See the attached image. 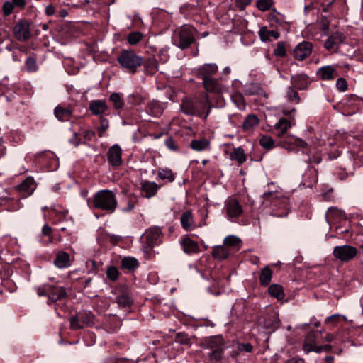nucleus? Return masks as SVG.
Wrapping results in <instances>:
<instances>
[{"label": "nucleus", "instance_id": "1", "mask_svg": "<svg viewBox=\"0 0 363 363\" xmlns=\"http://www.w3.org/2000/svg\"><path fill=\"white\" fill-rule=\"evenodd\" d=\"M35 289L39 296L48 297L47 304L48 305L67 298L65 288L55 282L43 284L35 287Z\"/></svg>", "mask_w": 363, "mask_h": 363}, {"label": "nucleus", "instance_id": "2", "mask_svg": "<svg viewBox=\"0 0 363 363\" xmlns=\"http://www.w3.org/2000/svg\"><path fill=\"white\" fill-rule=\"evenodd\" d=\"M118 205L115 194L111 190L104 189L97 191L93 198V206L95 208L113 213Z\"/></svg>", "mask_w": 363, "mask_h": 363}, {"label": "nucleus", "instance_id": "3", "mask_svg": "<svg viewBox=\"0 0 363 363\" xmlns=\"http://www.w3.org/2000/svg\"><path fill=\"white\" fill-rule=\"evenodd\" d=\"M181 108L186 115H197L206 119L210 113L211 106L207 97L202 101L196 102L189 99H184L182 101Z\"/></svg>", "mask_w": 363, "mask_h": 363}, {"label": "nucleus", "instance_id": "4", "mask_svg": "<svg viewBox=\"0 0 363 363\" xmlns=\"http://www.w3.org/2000/svg\"><path fill=\"white\" fill-rule=\"evenodd\" d=\"M122 68L130 74L136 72L137 69L143 64L142 57L135 54L131 50H123L117 57Z\"/></svg>", "mask_w": 363, "mask_h": 363}, {"label": "nucleus", "instance_id": "5", "mask_svg": "<svg viewBox=\"0 0 363 363\" xmlns=\"http://www.w3.org/2000/svg\"><path fill=\"white\" fill-rule=\"evenodd\" d=\"M358 250L356 247L344 245L341 246H335L333 249V256L342 262H349L356 257Z\"/></svg>", "mask_w": 363, "mask_h": 363}, {"label": "nucleus", "instance_id": "6", "mask_svg": "<svg viewBox=\"0 0 363 363\" xmlns=\"http://www.w3.org/2000/svg\"><path fill=\"white\" fill-rule=\"evenodd\" d=\"M223 212L228 219L232 220L241 216L243 208L236 199L229 197L225 201Z\"/></svg>", "mask_w": 363, "mask_h": 363}, {"label": "nucleus", "instance_id": "7", "mask_svg": "<svg viewBox=\"0 0 363 363\" xmlns=\"http://www.w3.org/2000/svg\"><path fill=\"white\" fill-rule=\"evenodd\" d=\"M195 30L191 27H184L179 33L178 41L175 43L182 49L188 48L194 40Z\"/></svg>", "mask_w": 363, "mask_h": 363}, {"label": "nucleus", "instance_id": "8", "mask_svg": "<svg viewBox=\"0 0 363 363\" xmlns=\"http://www.w3.org/2000/svg\"><path fill=\"white\" fill-rule=\"evenodd\" d=\"M283 148L291 150L292 146L305 147L307 144L301 138L294 137L292 135H285L281 138L279 139L278 145Z\"/></svg>", "mask_w": 363, "mask_h": 363}, {"label": "nucleus", "instance_id": "9", "mask_svg": "<svg viewBox=\"0 0 363 363\" xmlns=\"http://www.w3.org/2000/svg\"><path fill=\"white\" fill-rule=\"evenodd\" d=\"M218 66L214 63H207L199 67L195 70V74L198 78H200L203 81L213 77L218 72Z\"/></svg>", "mask_w": 363, "mask_h": 363}, {"label": "nucleus", "instance_id": "10", "mask_svg": "<svg viewBox=\"0 0 363 363\" xmlns=\"http://www.w3.org/2000/svg\"><path fill=\"white\" fill-rule=\"evenodd\" d=\"M36 183L35 180L30 177H27L19 185L16 186V189L18 190L22 198H26L33 194L36 189Z\"/></svg>", "mask_w": 363, "mask_h": 363}, {"label": "nucleus", "instance_id": "11", "mask_svg": "<svg viewBox=\"0 0 363 363\" xmlns=\"http://www.w3.org/2000/svg\"><path fill=\"white\" fill-rule=\"evenodd\" d=\"M15 37L21 41H26L30 38V24L27 21H19L13 28Z\"/></svg>", "mask_w": 363, "mask_h": 363}, {"label": "nucleus", "instance_id": "12", "mask_svg": "<svg viewBox=\"0 0 363 363\" xmlns=\"http://www.w3.org/2000/svg\"><path fill=\"white\" fill-rule=\"evenodd\" d=\"M312 44L303 41L298 44L294 50V57L296 60L301 61L308 57L312 52Z\"/></svg>", "mask_w": 363, "mask_h": 363}, {"label": "nucleus", "instance_id": "13", "mask_svg": "<svg viewBox=\"0 0 363 363\" xmlns=\"http://www.w3.org/2000/svg\"><path fill=\"white\" fill-rule=\"evenodd\" d=\"M122 150L117 144L112 145L108 151V161L112 166H119L122 163Z\"/></svg>", "mask_w": 363, "mask_h": 363}, {"label": "nucleus", "instance_id": "14", "mask_svg": "<svg viewBox=\"0 0 363 363\" xmlns=\"http://www.w3.org/2000/svg\"><path fill=\"white\" fill-rule=\"evenodd\" d=\"M144 235L147 245L151 247L160 242L162 232L160 228L152 227L146 230Z\"/></svg>", "mask_w": 363, "mask_h": 363}, {"label": "nucleus", "instance_id": "15", "mask_svg": "<svg viewBox=\"0 0 363 363\" xmlns=\"http://www.w3.org/2000/svg\"><path fill=\"white\" fill-rule=\"evenodd\" d=\"M316 74L322 80H333L337 77V71L333 66L326 65L319 68Z\"/></svg>", "mask_w": 363, "mask_h": 363}, {"label": "nucleus", "instance_id": "16", "mask_svg": "<svg viewBox=\"0 0 363 363\" xmlns=\"http://www.w3.org/2000/svg\"><path fill=\"white\" fill-rule=\"evenodd\" d=\"M318 335L315 333H310L305 338L304 343L303 345V350L306 352L309 353L311 352H316V350L318 349V345H317V339Z\"/></svg>", "mask_w": 363, "mask_h": 363}, {"label": "nucleus", "instance_id": "17", "mask_svg": "<svg viewBox=\"0 0 363 363\" xmlns=\"http://www.w3.org/2000/svg\"><path fill=\"white\" fill-rule=\"evenodd\" d=\"M263 198L265 201L269 200L274 203V206L277 205V201L280 200L281 204L286 205L288 202V198L284 196L281 191H269L263 194Z\"/></svg>", "mask_w": 363, "mask_h": 363}, {"label": "nucleus", "instance_id": "18", "mask_svg": "<svg viewBox=\"0 0 363 363\" xmlns=\"http://www.w3.org/2000/svg\"><path fill=\"white\" fill-rule=\"evenodd\" d=\"M203 85L208 92L220 94L225 91V88L215 78H209L203 82Z\"/></svg>", "mask_w": 363, "mask_h": 363}, {"label": "nucleus", "instance_id": "19", "mask_svg": "<svg viewBox=\"0 0 363 363\" xmlns=\"http://www.w3.org/2000/svg\"><path fill=\"white\" fill-rule=\"evenodd\" d=\"M342 40V34L340 33H335L327 39L325 43V48L329 51H335Z\"/></svg>", "mask_w": 363, "mask_h": 363}, {"label": "nucleus", "instance_id": "20", "mask_svg": "<svg viewBox=\"0 0 363 363\" xmlns=\"http://www.w3.org/2000/svg\"><path fill=\"white\" fill-rule=\"evenodd\" d=\"M291 82L294 88L300 90L306 89L310 84L308 77L305 74L293 75L291 78Z\"/></svg>", "mask_w": 363, "mask_h": 363}, {"label": "nucleus", "instance_id": "21", "mask_svg": "<svg viewBox=\"0 0 363 363\" xmlns=\"http://www.w3.org/2000/svg\"><path fill=\"white\" fill-rule=\"evenodd\" d=\"M292 126L290 120L285 118H281L274 125V129L277 130V137L281 138L286 133L287 130Z\"/></svg>", "mask_w": 363, "mask_h": 363}, {"label": "nucleus", "instance_id": "22", "mask_svg": "<svg viewBox=\"0 0 363 363\" xmlns=\"http://www.w3.org/2000/svg\"><path fill=\"white\" fill-rule=\"evenodd\" d=\"M232 161H236L239 166L242 165L247 160V156L243 148L241 147H234L232 151H225Z\"/></svg>", "mask_w": 363, "mask_h": 363}, {"label": "nucleus", "instance_id": "23", "mask_svg": "<svg viewBox=\"0 0 363 363\" xmlns=\"http://www.w3.org/2000/svg\"><path fill=\"white\" fill-rule=\"evenodd\" d=\"M180 222L186 231H191L195 228L193 213L191 211L184 212L181 216Z\"/></svg>", "mask_w": 363, "mask_h": 363}, {"label": "nucleus", "instance_id": "24", "mask_svg": "<svg viewBox=\"0 0 363 363\" xmlns=\"http://www.w3.org/2000/svg\"><path fill=\"white\" fill-rule=\"evenodd\" d=\"M72 113V110L70 107H65L61 104L57 106L54 109V114L60 121H68Z\"/></svg>", "mask_w": 363, "mask_h": 363}, {"label": "nucleus", "instance_id": "25", "mask_svg": "<svg viewBox=\"0 0 363 363\" xmlns=\"http://www.w3.org/2000/svg\"><path fill=\"white\" fill-rule=\"evenodd\" d=\"M160 186L154 182L143 181L141 183V191L147 198L152 197L156 194Z\"/></svg>", "mask_w": 363, "mask_h": 363}, {"label": "nucleus", "instance_id": "26", "mask_svg": "<svg viewBox=\"0 0 363 363\" xmlns=\"http://www.w3.org/2000/svg\"><path fill=\"white\" fill-rule=\"evenodd\" d=\"M54 264L60 269L68 267L70 266L69 255L64 251H59L56 255Z\"/></svg>", "mask_w": 363, "mask_h": 363}, {"label": "nucleus", "instance_id": "27", "mask_svg": "<svg viewBox=\"0 0 363 363\" xmlns=\"http://www.w3.org/2000/svg\"><path fill=\"white\" fill-rule=\"evenodd\" d=\"M108 107L106 103L102 100H93L89 103V110L94 115H101L104 113Z\"/></svg>", "mask_w": 363, "mask_h": 363}, {"label": "nucleus", "instance_id": "28", "mask_svg": "<svg viewBox=\"0 0 363 363\" xmlns=\"http://www.w3.org/2000/svg\"><path fill=\"white\" fill-rule=\"evenodd\" d=\"M258 34L262 42L270 40L271 38L276 40L280 37V34L278 31L274 30H269L266 26L262 27Z\"/></svg>", "mask_w": 363, "mask_h": 363}, {"label": "nucleus", "instance_id": "29", "mask_svg": "<svg viewBox=\"0 0 363 363\" xmlns=\"http://www.w3.org/2000/svg\"><path fill=\"white\" fill-rule=\"evenodd\" d=\"M182 245L184 251L188 254L196 253L199 250L197 242L189 238H184L182 242Z\"/></svg>", "mask_w": 363, "mask_h": 363}, {"label": "nucleus", "instance_id": "30", "mask_svg": "<svg viewBox=\"0 0 363 363\" xmlns=\"http://www.w3.org/2000/svg\"><path fill=\"white\" fill-rule=\"evenodd\" d=\"M116 302L121 308H127L131 306L133 299L126 291H123L116 298Z\"/></svg>", "mask_w": 363, "mask_h": 363}, {"label": "nucleus", "instance_id": "31", "mask_svg": "<svg viewBox=\"0 0 363 363\" xmlns=\"http://www.w3.org/2000/svg\"><path fill=\"white\" fill-rule=\"evenodd\" d=\"M190 147L195 151H203L209 148L210 141L206 138L193 140L190 143Z\"/></svg>", "mask_w": 363, "mask_h": 363}, {"label": "nucleus", "instance_id": "32", "mask_svg": "<svg viewBox=\"0 0 363 363\" xmlns=\"http://www.w3.org/2000/svg\"><path fill=\"white\" fill-rule=\"evenodd\" d=\"M230 252L226 246L218 245L215 246L213 250V257L217 259H225L228 258Z\"/></svg>", "mask_w": 363, "mask_h": 363}, {"label": "nucleus", "instance_id": "33", "mask_svg": "<svg viewBox=\"0 0 363 363\" xmlns=\"http://www.w3.org/2000/svg\"><path fill=\"white\" fill-rule=\"evenodd\" d=\"M157 177L161 180H165L167 182H172L175 179V174L172 169L168 168H159L157 171Z\"/></svg>", "mask_w": 363, "mask_h": 363}, {"label": "nucleus", "instance_id": "34", "mask_svg": "<svg viewBox=\"0 0 363 363\" xmlns=\"http://www.w3.org/2000/svg\"><path fill=\"white\" fill-rule=\"evenodd\" d=\"M268 291L271 296L278 300H282L285 296L283 287L279 284L271 285L269 287Z\"/></svg>", "mask_w": 363, "mask_h": 363}, {"label": "nucleus", "instance_id": "35", "mask_svg": "<svg viewBox=\"0 0 363 363\" xmlns=\"http://www.w3.org/2000/svg\"><path fill=\"white\" fill-rule=\"evenodd\" d=\"M83 327L90 325L94 323V315L91 311H84L79 312L77 314Z\"/></svg>", "mask_w": 363, "mask_h": 363}, {"label": "nucleus", "instance_id": "36", "mask_svg": "<svg viewBox=\"0 0 363 363\" xmlns=\"http://www.w3.org/2000/svg\"><path fill=\"white\" fill-rule=\"evenodd\" d=\"M272 278V271L268 267L266 266L262 271L259 275V281L261 285L267 286L270 283Z\"/></svg>", "mask_w": 363, "mask_h": 363}, {"label": "nucleus", "instance_id": "37", "mask_svg": "<svg viewBox=\"0 0 363 363\" xmlns=\"http://www.w3.org/2000/svg\"><path fill=\"white\" fill-rule=\"evenodd\" d=\"M259 120L257 116L255 114L248 115L245 119L242 128L245 130H250L255 126L259 124Z\"/></svg>", "mask_w": 363, "mask_h": 363}, {"label": "nucleus", "instance_id": "38", "mask_svg": "<svg viewBox=\"0 0 363 363\" xmlns=\"http://www.w3.org/2000/svg\"><path fill=\"white\" fill-rule=\"evenodd\" d=\"M207 347L212 350L224 349L223 339L221 336L212 337L207 342Z\"/></svg>", "mask_w": 363, "mask_h": 363}, {"label": "nucleus", "instance_id": "39", "mask_svg": "<svg viewBox=\"0 0 363 363\" xmlns=\"http://www.w3.org/2000/svg\"><path fill=\"white\" fill-rule=\"evenodd\" d=\"M145 69L148 74H153L158 69L157 60L155 57H149L145 62Z\"/></svg>", "mask_w": 363, "mask_h": 363}, {"label": "nucleus", "instance_id": "40", "mask_svg": "<svg viewBox=\"0 0 363 363\" xmlns=\"http://www.w3.org/2000/svg\"><path fill=\"white\" fill-rule=\"evenodd\" d=\"M121 266L124 269L133 270L138 267V262L134 257H125L121 260Z\"/></svg>", "mask_w": 363, "mask_h": 363}, {"label": "nucleus", "instance_id": "41", "mask_svg": "<svg viewBox=\"0 0 363 363\" xmlns=\"http://www.w3.org/2000/svg\"><path fill=\"white\" fill-rule=\"evenodd\" d=\"M260 145L267 150L272 149L275 147L274 140L269 135H262L259 139Z\"/></svg>", "mask_w": 363, "mask_h": 363}, {"label": "nucleus", "instance_id": "42", "mask_svg": "<svg viewBox=\"0 0 363 363\" xmlns=\"http://www.w3.org/2000/svg\"><path fill=\"white\" fill-rule=\"evenodd\" d=\"M286 97L289 101L293 102L296 104H298L300 102V97L298 96V94L297 91L294 89V87L293 86L288 88L286 92Z\"/></svg>", "mask_w": 363, "mask_h": 363}, {"label": "nucleus", "instance_id": "43", "mask_svg": "<svg viewBox=\"0 0 363 363\" xmlns=\"http://www.w3.org/2000/svg\"><path fill=\"white\" fill-rule=\"evenodd\" d=\"M143 34L139 31L131 32L127 37L128 42L130 45H134L138 44L142 39Z\"/></svg>", "mask_w": 363, "mask_h": 363}, {"label": "nucleus", "instance_id": "44", "mask_svg": "<svg viewBox=\"0 0 363 363\" xmlns=\"http://www.w3.org/2000/svg\"><path fill=\"white\" fill-rule=\"evenodd\" d=\"M274 53L277 57H285L286 55V43L282 41L278 42L277 47L274 50Z\"/></svg>", "mask_w": 363, "mask_h": 363}, {"label": "nucleus", "instance_id": "45", "mask_svg": "<svg viewBox=\"0 0 363 363\" xmlns=\"http://www.w3.org/2000/svg\"><path fill=\"white\" fill-rule=\"evenodd\" d=\"M110 101L113 103L114 108L116 109H120L123 106V101L118 93L111 94Z\"/></svg>", "mask_w": 363, "mask_h": 363}, {"label": "nucleus", "instance_id": "46", "mask_svg": "<svg viewBox=\"0 0 363 363\" xmlns=\"http://www.w3.org/2000/svg\"><path fill=\"white\" fill-rule=\"evenodd\" d=\"M106 276L111 281H116L119 276V272L116 267L109 266L106 269Z\"/></svg>", "mask_w": 363, "mask_h": 363}, {"label": "nucleus", "instance_id": "47", "mask_svg": "<svg viewBox=\"0 0 363 363\" xmlns=\"http://www.w3.org/2000/svg\"><path fill=\"white\" fill-rule=\"evenodd\" d=\"M240 240L235 235L227 236L224 240V244L229 247H240Z\"/></svg>", "mask_w": 363, "mask_h": 363}, {"label": "nucleus", "instance_id": "48", "mask_svg": "<svg viewBox=\"0 0 363 363\" xmlns=\"http://www.w3.org/2000/svg\"><path fill=\"white\" fill-rule=\"evenodd\" d=\"M26 69L28 72H33L38 70V65L36 59L32 56L27 58L26 60Z\"/></svg>", "mask_w": 363, "mask_h": 363}, {"label": "nucleus", "instance_id": "49", "mask_svg": "<svg viewBox=\"0 0 363 363\" xmlns=\"http://www.w3.org/2000/svg\"><path fill=\"white\" fill-rule=\"evenodd\" d=\"M253 350V346L250 343H239L238 345V352H235L232 357H235L238 354V352H252Z\"/></svg>", "mask_w": 363, "mask_h": 363}, {"label": "nucleus", "instance_id": "50", "mask_svg": "<svg viewBox=\"0 0 363 363\" xmlns=\"http://www.w3.org/2000/svg\"><path fill=\"white\" fill-rule=\"evenodd\" d=\"M231 99L238 108L242 109L245 107L244 99L241 94L235 93L232 95Z\"/></svg>", "mask_w": 363, "mask_h": 363}, {"label": "nucleus", "instance_id": "51", "mask_svg": "<svg viewBox=\"0 0 363 363\" xmlns=\"http://www.w3.org/2000/svg\"><path fill=\"white\" fill-rule=\"evenodd\" d=\"M272 5V0H258L257 1V7L262 11H266L270 9Z\"/></svg>", "mask_w": 363, "mask_h": 363}, {"label": "nucleus", "instance_id": "52", "mask_svg": "<svg viewBox=\"0 0 363 363\" xmlns=\"http://www.w3.org/2000/svg\"><path fill=\"white\" fill-rule=\"evenodd\" d=\"M109 127V122L105 118H101L100 125L98 127V133L99 137H102L104 133L107 130Z\"/></svg>", "mask_w": 363, "mask_h": 363}, {"label": "nucleus", "instance_id": "53", "mask_svg": "<svg viewBox=\"0 0 363 363\" xmlns=\"http://www.w3.org/2000/svg\"><path fill=\"white\" fill-rule=\"evenodd\" d=\"M223 351L224 349L212 350V352L209 354L211 359L216 362L220 361L222 359Z\"/></svg>", "mask_w": 363, "mask_h": 363}, {"label": "nucleus", "instance_id": "54", "mask_svg": "<svg viewBox=\"0 0 363 363\" xmlns=\"http://www.w3.org/2000/svg\"><path fill=\"white\" fill-rule=\"evenodd\" d=\"M70 327L73 330H77L83 328V324H82L77 315L72 316L70 318Z\"/></svg>", "mask_w": 363, "mask_h": 363}, {"label": "nucleus", "instance_id": "55", "mask_svg": "<svg viewBox=\"0 0 363 363\" xmlns=\"http://www.w3.org/2000/svg\"><path fill=\"white\" fill-rule=\"evenodd\" d=\"M52 228L47 224L44 225L42 228V234L44 236H47L49 238L48 243L54 242V238L52 236Z\"/></svg>", "mask_w": 363, "mask_h": 363}, {"label": "nucleus", "instance_id": "56", "mask_svg": "<svg viewBox=\"0 0 363 363\" xmlns=\"http://www.w3.org/2000/svg\"><path fill=\"white\" fill-rule=\"evenodd\" d=\"M348 84L345 79L339 78L336 82V88L338 91L344 92L347 89Z\"/></svg>", "mask_w": 363, "mask_h": 363}, {"label": "nucleus", "instance_id": "57", "mask_svg": "<svg viewBox=\"0 0 363 363\" xmlns=\"http://www.w3.org/2000/svg\"><path fill=\"white\" fill-rule=\"evenodd\" d=\"M164 143L167 147L172 151H176L178 150V147L172 137H167L165 140Z\"/></svg>", "mask_w": 363, "mask_h": 363}, {"label": "nucleus", "instance_id": "58", "mask_svg": "<svg viewBox=\"0 0 363 363\" xmlns=\"http://www.w3.org/2000/svg\"><path fill=\"white\" fill-rule=\"evenodd\" d=\"M176 342H179L180 344L187 345L189 344V338L185 333H179L176 335L175 337Z\"/></svg>", "mask_w": 363, "mask_h": 363}, {"label": "nucleus", "instance_id": "59", "mask_svg": "<svg viewBox=\"0 0 363 363\" xmlns=\"http://www.w3.org/2000/svg\"><path fill=\"white\" fill-rule=\"evenodd\" d=\"M13 4L11 1H6L3 4V12L6 16L11 14L13 10Z\"/></svg>", "mask_w": 363, "mask_h": 363}, {"label": "nucleus", "instance_id": "60", "mask_svg": "<svg viewBox=\"0 0 363 363\" xmlns=\"http://www.w3.org/2000/svg\"><path fill=\"white\" fill-rule=\"evenodd\" d=\"M339 320L340 315L335 314L328 317L325 320V323L331 324L332 325L335 326L337 325Z\"/></svg>", "mask_w": 363, "mask_h": 363}, {"label": "nucleus", "instance_id": "61", "mask_svg": "<svg viewBox=\"0 0 363 363\" xmlns=\"http://www.w3.org/2000/svg\"><path fill=\"white\" fill-rule=\"evenodd\" d=\"M296 108L294 107L288 108V107L284 106L282 108L281 112L284 116H290L291 120H294V116H292L291 114L293 113L296 112Z\"/></svg>", "mask_w": 363, "mask_h": 363}, {"label": "nucleus", "instance_id": "62", "mask_svg": "<svg viewBox=\"0 0 363 363\" xmlns=\"http://www.w3.org/2000/svg\"><path fill=\"white\" fill-rule=\"evenodd\" d=\"M159 59L160 62L163 63L166 62L169 59L167 50L165 49L161 50L159 53Z\"/></svg>", "mask_w": 363, "mask_h": 363}, {"label": "nucleus", "instance_id": "63", "mask_svg": "<svg viewBox=\"0 0 363 363\" xmlns=\"http://www.w3.org/2000/svg\"><path fill=\"white\" fill-rule=\"evenodd\" d=\"M84 138L86 140H91L95 135V133L91 130H85L82 132Z\"/></svg>", "mask_w": 363, "mask_h": 363}, {"label": "nucleus", "instance_id": "64", "mask_svg": "<svg viewBox=\"0 0 363 363\" xmlns=\"http://www.w3.org/2000/svg\"><path fill=\"white\" fill-rule=\"evenodd\" d=\"M69 143L74 145L75 147H77L80 141L78 138L77 133H75L72 138L69 139Z\"/></svg>", "mask_w": 363, "mask_h": 363}]
</instances>
